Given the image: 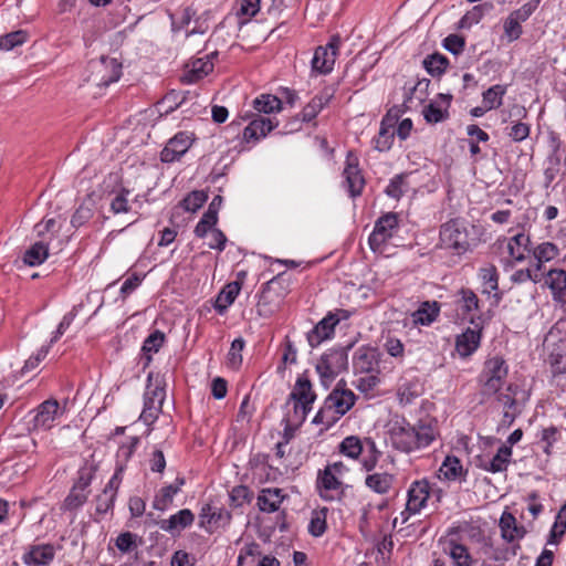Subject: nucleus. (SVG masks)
<instances>
[{
	"label": "nucleus",
	"mask_w": 566,
	"mask_h": 566,
	"mask_svg": "<svg viewBox=\"0 0 566 566\" xmlns=\"http://www.w3.org/2000/svg\"><path fill=\"white\" fill-rule=\"evenodd\" d=\"M388 436L394 449L412 453L428 448L439 437V428L436 419H420L412 424L406 419L390 422Z\"/></svg>",
	"instance_id": "f257e3e1"
},
{
	"label": "nucleus",
	"mask_w": 566,
	"mask_h": 566,
	"mask_svg": "<svg viewBox=\"0 0 566 566\" xmlns=\"http://www.w3.org/2000/svg\"><path fill=\"white\" fill-rule=\"evenodd\" d=\"M481 533L480 527L467 521L460 522L447 531L444 552L452 559L453 566H474V559L467 546V542L479 538Z\"/></svg>",
	"instance_id": "f03ea898"
},
{
	"label": "nucleus",
	"mask_w": 566,
	"mask_h": 566,
	"mask_svg": "<svg viewBox=\"0 0 566 566\" xmlns=\"http://www.w3.org/2000/svg\"><path fill=\"white\" fill-rule=\"evenodd\" d=\"M356 400L354 391L346 388L345 381L340 380L325 399L313 422L322 424L324 429L331 428L354 407Z\"/></svg>",
	"instance_id": "7ed1b4c3"
},
{
	"label": "nucleus",
	"mask_w": 566,
	"mask_h": 566,
	"mask_svg": "<svg viewBox=\"0 0 566 566\" xmlns=\"http://www.w3.org/2000/svg\"><path fill=\"white\" fill-rule=\"evenodd\" d=\"M349 471L343 461L328 463L318 470L316 491L321 499L327 502L339 501L344 494L343 476Z\"/></svg>",
	"instance_id": "20e7f679"
},
{
	"label": "nucleus",
	"mask_w": 566,
	"mask_h": 566,
	"mask_svg": "<svg viewBox=\"0 0 566 566\" xmlns=\"http://www.w3.org/2000/svg\"><path fill=\"white\" fill-rule=\"evenodd\" d=\"M93 458V455L91 457ZM97 471V464L94 459L86 460L78 469L77 478L72 485L67 496L64 499L61 510L75 511L83 506L91 493L90 485Z\"/></svg>",
	"instance_id": "39448f33"
},
{
	"label": "nucleus",
	"mask_w": 566,
	"mask_h": 566,
	"mask_svg": "<svg viewBox=\"0 0 566 566\" xmlns=\"http://www.w3.org/2000/svg\"><path fill=\"white\" fill-rule=\"evenodd\" d=\"M509 369L505 360L500 356L489 358L484 363L483 371L480 376L481 390L483 398L496 395L506 384Z\"/></svg>",
	"instance_id": "423d86ee"
},
{
	"label": "nucleus",
	"mask_w": 566,
	"mask_h": 566,
	"mask_svg": "<svg viewBox=\"0 0 566 566\" xmlns=\"http://www.w3.org/2000/svg\"><path fill=\"white\" fill-rule=\"evenodd\" d=\"M67 400L61 405L56 399L49 398L32 410L33 418L29 423V431H50L57 419L66 412Z\"/></svg>",
	"instance_id": "0eeeda50"
},
{
	"label": "nucleus",
	"mask_w": 566,
	"mask_h": 566,
	"mask_svg": "<svg viewBox=\"0 0 566 566\" xmlns=\"http://www.w3.org/2000/svg\"><path fill=\"white\" fill-rule=\"evenodd\" d=\"M315 399L316 394L313 390L308 376L306 374L300 375L290 394V400L294 402L293 421L302 423L312 410Z\"/></svg>",
	"instance_id": "6e6552de"
},
{
	"label": "nucleus",
	"mask_w": 566,
	"mask_h": 566,
	"mask_svg": "<svg viewBox=\"0 0 566 566\" xmlns=\"http://www.w3.org/2000/svg\"><path fill=\"white\" fill-rule=\"evenodd\" d=\"M544 347L547 352V361L554 376L566 373V334L554 326L547 333Z\"/></svg>",
	"instance_id": "1a4fd4ad"
},
{
	"label": "nucleus",
	"mask_w": 566,
	"mask_h": 566,
	"mask_svg": "<svg viewBox=\"0 0 566 566\" xmlns=\"http://www.w3.org/2000/svg\"><path fill=\"white\" fill-rule=\"evenodd\" d=\"M440 245L459 254L467 252L470 242L465 224L457 219L444 223L440 230Z\"/></svg>",
	"instance_id": "9d476101"
},
{
	"label": "nucleus",
	"mask_w": 566,
	"mask_h": 566,
	"mask_svg": "<svg viewBox=\"0 0 566 566\" xmlns=\"http://www.w3.org/2000/svg\"><path fill=\"white\" fill-rule=\"evenodd\" d=\"M431 486L427 479L413 481L407 491V503L405 510L400 513L401 522L406 523L411 515L418 514L430 497Z\"/></svg>",
	"instance_id": "9b49d317"
},
{
	"label": "nucleus",
	"mask_w": 566,
	"mask_h": 566,
	"mask_svg": "<svg viewBox=\"0 0 566 566\" xmlns=\"http://www.w3.org/2000/svg\"><path fill=\"white\" fill-rule=\"evenodd\" d=\"M352 316V312L344 308H337L333 312H328L324 318H322L308 334V342L312 346H317L322 342L331 338L335 333L336 325L346 321Z\"/></svg>",
	"instance_id": "f8f14e48"
},
{
	"label": "nucleus",
	"mask_w": 566,
	"mask_h": 566,
	"mask_svg": "<svg viewBox=\"0 0 566 566\" xmlns=\"http://www.w3.org/2000/svg\"><path fill=\"white\" fill-rule=\"evenodd\" d=\"M347 365V354L343 348L329 349L321 356L316 370L323 382L326 384L346 370Z\"/></svg>",
	"instance_id": "ddd939ff"
},
{
	"label": "nucleus",
	"mask_w": 566,
	"mask_h": 566,
	"mask_svg": "<svg viewBox=\"0 0 566 566\" xmlns=\"http://www.w3.org/2000/svg\"><path fill=\"white\" fill-rule=\"evenodd\" d=\"M399 230L398 214H382L375 223L369 235V245L373 251L379 250Z\"/></svg>",
	"instance_id": "4468645a"
},
{
	"label": "nucleus",
	"mask_w": 566,
	"mask_h": 566,
	"mask_svg": "<svg viewBox=\"0 0 566 566\" xmlns=\"http://www.w3.org/2000/svg\"><path fill=\"white\" fill-rule=\"evenodd\" d=\"M231 518L232 515L227 509L206 503L199 513V526L208 533H213L216 530L229 525Z\"/></svg>",
	"instance_id": "2eb2a0df"
},
{
	"label": "nucleus",
	"mask_w": 566,
	"mask_h": 566,
	"mask_svg": "<svg viewBox=\"0 0 566 566\" xmlns=\"http://www.w3.org/2000/svg\"><path fill=\"white\" fill-rule=\"evenodd\" d=\"M93 82L98 86H108L120 77L122 65L113 57H102L92 62Z\"/></svg>",
	"instance_id": "dca6fc26"
},
{
	"label": "nucleus",
	"mask_w": 566,
	"mask_h": 566,
	"mask_svg": "<svg viewBox=\"0 0 566 566\" xmlns=\"http://www.w3.org/2000/svg\"><path fill=\"white\" fill-rule=\"evenodd\" d=\"M165 384L157 375L149 374L147 377V386L144 395V410L142 417H146L148 411L160 410L165 399Z\"/></svg>",
	"instance_id": "f3484780"
},
{
	"label": "nucleus",
	"mask_w": 566,
	"mask_h": 566,
	"mask_svg": "<svg viewBox=\"0 0 566 566\" xmlns=\"http://www.w3.org/2000/svg\"><path fill=\"white\" fill-rule=\"evenodd\" d=\"M339 45L340 36L334 35L326 46L317 48L312 60L313 70L324 74L331 72Z\"/></svg>",
	"instance_id": "a211bd4d"
},
{
	"label": "nucleus",
	"mask_w": 566,
	"mask_h": 566,
	"mask_svg": "<svg viewBox=\"0 0 566 566\" xmlns=\"http://www.w3.org/2000/svg\"><path fill=\"white\" fill-rule=\"evenodd\" d=\"M280 566V562L271 555L262 556L260 545L256 543L245 544L238 556L237 566Z\"/></svg>",
	"instance_id": "6ab92c4d"
},
{
	"label": "nucleus",
	"mask_w": 566,
	"mask_h": 566,
	"mask_svg": "<svg viewBox=\"0 0 566 566\" xmlns=\"http://www.w3.org/2000/svg\"><path fill=\"white\" fill-rule=\"evenodd\" d=\"M193 137L191 133L180 132L176 134L161 150L160 158L164 163L178 160L191 146Z\"/></svg>",
	"instance_id": "aec40b11"
},
{
	"label": "nucleus",
	"mask_w": 566,
	"mask_h": 566,
	"mask_svg": "<svg viewBox=\"0 0 566 566\" xmlns=\"http://www.w3.org/2000/svg\"><path fill=\"white\" fill-rule=\"evenodd\" d=\"M455 311L463 319L474 322V316L480 310V300L470 289H461L455 295Z\"/></svg>",
	"instance_id": "412c9836"
},
{
	"label": "nucleus",
	"mask_w": 566,
	"mask_h": 566,
	"mask_svg": "<svg viewBox=\"0 0 566 566\" xmlns=\"http://www.w3.org/2000/svg\"><path fill=\"white\" fill-rule=\"evenodd\" d=\"M545 284L552 293L553 301L566 310V271L563 269H551L544 272Z\"/></svg>",
	"instance_id": "4be33fe9"
},
{
	"label": "nucleus",
	"mask_w": 566,
	"mask_h": 566,
	"mask_svg": "<svg viewBox=\"0 0 566 566\" xmlns=\"http://www.w3.org/2000/svg\"><path fill=\"white\" fill-rule=\"evenodd\" d=\"M289 495L279 488H264L259 492L256 505L261 512L274 513L280 510Z\"/></svg>",
	"instance_id": "5701e85b"
},
{
	"label": "nucleus",
	"mask_w": 566,
	"mask_h": 566,
	"mask_svg": "<svg viewBox=\"0 0 566 566\" xmlns=\"http://www.w3.org/2000/svg\"><path fill=\"white\" fill-rule=\"evenodd\" d=\"M467 473L468 471L463 468L461 460L453 454H449L444 458L436 476L440 481L452 482L465 480Z\"/></svg>",
	"instance_id": "b1692460"
},
{
	"label": "nucleus",
	"mask_w": 566,
	"mask_h": 566,
	"mask_svg": "<svg viewBox=\"0 0 566 566\" xmlns=\"http://www.w3.org/2000/svg\"><path fill=\"white\" fill-rule=\"evenodd\" d=\"M499 527L502 538L507 543L518 542L527 534L526 527L520 525L516 517L506 511L500 517Z\"/></svg>",
	"instance_id": "393cba45"
},
{
	"label": "nucleus",
	"mask_w": 566,
	"mask_h": 566,
	"mask_svg": "<svg viewBox=\"0 0 566 566\" xmlns=\"http://www.w3.org/2000/svg\"><path fill=\"white\" fill-rule=\"evenodd\" d=\"M530 242V235L524 232H517L510 237L506 242L507 262L512 264L523 262L526 254L531 252Z\"/></svg>",
	"instance_id": "a878e982"
},
{
	"label": "nucleus",
	"mask_w": 566,
	"mask_h": 566,
	"mask_svg": "<svg viewBox=\"0 0 566 566\" xmlns=\"http://www.w3.org/2000/svg\"><path fill=\"white\" fill-rule=\"evenodd\" d=\"M452 96L448 94H439L422 109L424 119L430 124H437L448 117V108Z\"/></svg>",
	"instance_id": "bb28decb"
},
{
	"label": "nucleus",
	"mask_w": 566,
	"mask_h": 566,
	"mask_svg": "<svg viewBox=\"0 0 566 566\" xmlns=\"http://www.w3.org/2000/svg\"><path fill=\"white\" fill-rule=\"evenodd\" d=\"M482 328L468 327L462 334L457 336L455 350L462 357L471 356L480 346Z\"/></svg>",
	"instance_id": "cd10ccee"
},
{
	"label": "nucleus",
	"mask_w": 566,
	"mask_h": 566,
	"mask_svg": "<svg viewBox=\"0 0 566 566\" xmlns=\"http://www.w3.org/2000/svg\"><path fill=\"white\" fill-rule=\"evenodd\" d=\"M54 547L51 544L30 546L22 559L27 566H48L54 558Z\"/></svg>",
	"instance_id": "c85d7f7f"
},
{
	"label": "nucleus",
	"mask_w": 566,
	"mask_h": 566,
	"mask_svg": "<svg viewBox=\"0 0 566 566\" xmlns=\"http://www.w3.org/2000/svg\"><path fill=\"white\" fill-rule=\"evenodd\" d=\"M395 482L396 478L392 473L378 472L375 470L368 472L365 478L366 488L380 495L388 494L394 488Z\"/></svg>",
	"instance_id": "c756f323"
},
{
	"label": "nucleus",
	"mask_w": 566,
	"mask_h": 566,
	"mask_svg": "<svg viewBox=\"0 0 566 566\" xmlns=\"http://www.w3.org/2000/svg\"><path fill=\"white\" fill-rule=\"evenodd\" d=\"M441 306L437 301H426L420 304V306L411 313L412 324L415 326H429L440 315Z\"/></svg>",
	"instance_id": "7c9ffc66"
},
{
	"label": "nucleus",
	"mask_w": 566,
	"mask_h": 566,
	"mask_svg": "<svg viewBox=\"0 0 566 566\" xmlns=\"http://www.w3.org/2000/svg\"><path fill=\"white\" fill-rule=\"evenodd\" d=\"M531 252L535 261L534 266L538 271H544L546 263H549L559 256L560 249L557 244L545 241L535 245Z\"/></svg>",
	"instance_id": "2f4dec72"
},
{
	"label": "nucleus",
	"mask_w": 566,
	"mask_h": 566,
	"mask_svg": "<svg viewBox=\"0 0 566 566\" xmlns=\"http://www.w3.org/2000/svg\"><path fill=\"white\" fill-rule=\"evenodd\" d=\"M276 126L277 122H273L271 118H266L263 116H256L244 128L243 138L247 142L259 140L261 137L266 136Z\"/></svg>",
	"instance_id": "473e14b6"
},
{
	"label": "nucleus",
	"mask_w": 566,
	"mask_h": 566,
	"mask_svg": "<svg viewBox=\"0 0 566 566\" xmlns=\"http://www.w3.org/2000/svg\"><path fill=\"white\" fill-rule=\"evenodd\" d=\"M185 484L184 478H177L175 483L161 488L155 495L153 507L157 511L167 510L174 501L175 495L181 490Z\"/></svg>",
	"instance_id": "72a5a7b5"
},
{
	"label": "nucleus",
	"mask_w": 566,
	"mask_h": 566,
	"mask_svg": "<svg viewBox=\"0 0 566 566\" xmlns=\"http://www.w3.org/2000/svg\"><path fill=\"white\" fill-rule=\"evenodd\" d=\"M123 465L117 467L115 473L113 474L108 483L105 485L103 492L104 496L107 497V503L105 505H97L96 511L98 513H106L109 509L113 507L117 491L123 481Z\"/></svg>",
	"instance_id": "f704fd0d"
},
{
	"label": "nucleus",
	"mask_w": 566,
	"mask_h": 566,
	"mask_svg": "<svg viewBox=\"0 0 566 566\" xmlns=\"http://www.w3.org/2000/svg\"><path fill=\"white\" fill-rule=\"evenodd\" d=\"M195 521V515L189 509H182L172 514L168 520H164L160 524L161 530L174 533L190 526Z\"/></svg>",
	"instance_id": "c9c22d12"
},
{
	"label": "nucleus",
	"mask_w": 566,
	"mask_h": 566,
	"mask_svg": "<svg viewBox=\"0 0 566 566\" xmlns=\"http://www.w3.org/2000/svg\"><path fill=\"white\" fill-rule=\"evenodd\" d=\"M241 291V283L238 281H233L223 286V289L219 292L216 302L214 308L219 314H223L227 308L235 301L237 296Z\"/></svg>",
	"instance_id": "e433bc0d"
},
{
	"label": "nucleus",
	"mask_w": 566,
	"mask_h": 566,
	"mask_svg": "<svg viewBox=\"0 0 566 566\" xmlns=\"http://www.w3.org/2000/svg\"><path fill=\"white\" fill-rule=\"evenodd\" d=\"M344 176L347 184L348 192L352 197L359 196L365 185V180L356 163H352L348 158L347 166L344 169Z\"/></svg>",
	"instance_id": "4c0bfd02"
},
{
	"label": "nucleus",
	"mask_w": 566,
	"mask_h": 566,
	"mask_svg": "<svg viewBox=\"0 0 566 566\" xmlns=\"http://www.w3.org/2000/svg\"><path fill=\"white\" fill-rule=\"evenodd\" d=\"M511 457V447L502 446L489 462L482 464V468L492 473L503 472L507 469Z\"/></svg>",
	"instance_id": "58836bf2"
},
{
	"label": "nucleus",
	"mask_w": 566,
	"mask_h": 566,
	"mask_svg": "<svg viewBox=\"0 0 566 566\" xmlns=\"http://www.w3.org/2000/svg\"><path fill=\"white\" fill-rule=\"evenodd\" d=\"M49 256V243L44 241L32 244L23 255V262L29 266L42 264Z\"/></svg>",
	"instance_id": "ea45409f"
},
{
	"label": "nucleus",
	"mask_w": 566,
	"mask_h": 566,
	"mask_svg": "<svg viewBox=\"0 0 566 566\" xmlns=\"http://www.w3.org/2000/svg\"><path fill=\"white\" fill-rule=\"evenodd\" d=\"M364 444L359 437L348 436L338 444L339 454L352 460H358L363 453Z\"/></svg>",
	"instance_id": "a19ab883"
},
{
	"label": "nucleus",
	"mask_w": 566,
	"mask_h": 566,
	"mask_svg": "<svg viewBox=\"0 0 566 566\" xmlns=\"http://www.w3.org/2000/svg\"><path fill=\"white\" fill-rule=\"evenodd\" d=\"M62 227L61 218H49L43 219L39 223L35 224L34 231L38 237L43 238L48 243L52 240V238L59 233Z\"/></svg>",
	"instance_id": "79ce46f5"
},
{
	"label": "nucleus",
	"mask_w": 566,
	"mask_h": 566,
	"mask_svg": "<svg viewBox=\"0 0 566 566\" xmlns=\"http://www.w3.org/2000/svg\"><path fill=\"white\" fill-rule=\"evenodd\" d=\"M327 514L328 509L325 506L312 512L308 524V532L311 535L318 537L325 533L327 528Z\"/></svg>",
	"instance_id": "37998d69"
},
{
	"label": "nucleus",
	"mask_w": 566,
	"mask_h": 566,
	"mask_svg": "<svg viewBox=\"0 0 566 566\" xmlns=\"http://www.w3.org/2000/svg\"><path fill=\"white\" fill-rule=\"evenodd\" d=\"M483 293L490 294L499 287V273L493 264H488L479 270Z\"/></svg>",
	"instance_id": "c03bdc74"
},
{
	"label": "nucleus",
	"mask_w": 566,
	"mask_h": 566,
	"mask_svg": "<svg viewBox=\"0 0 566 566\" xmlns=\"http://www.w3.org/2000/svg\"><path fill=\"white\" fill-rule=\"evenodd\" d=\"M331 97L332 96L327 93L313 97L312 101L303 108L301 114L302 119L304 122H311L314 119L324 106L328 104Z\"/></svg>",
	"instance_id": "a18cd8bd"
},
{
	"label": "nucleus",
	"mask_w": 566,
	"mask_h": 566,
	"mask_svg": "<svg viewBox=\"0 0 566 566\" xmlns=\"http://www.w3.org/2000/svg\"><path fill=\"white\" fill-rule=\"evenodd\" d=\"M165 339V334L158 329L154 331L145 339L142 349L146 358V365H148L151 361V355L158 353V350L163 347Z\"/></svg>",
	"instance_id": "49530a36"
},
{
	"label": "nucleus",
	"mask_w": 566,
	"mask_h": 566,
	"mask_svg": "<svg viewBox=\"0 0 566 566\" xmlns=\"http://www.w3.org/2000/svg\"><path fill=\"white\" fill-rule=\"evenodd\" d=\"M254 108L264 114L280 112L282 108V102L274 95L262 94L253 101Z\"/></svg>",
	"instance_id": "de8ad7c7"
},
{
	"label": "nucleus",
	"mask_w": 566,
	"mask_h": 566,
	"mask_svg": "<svg viewBox=\"0 0 566 566\" xmlns=\"http://www.w3.org/2000/svg\"><path fill=\"white\" fill-rule=\"evenodd\" d=\"M213 70V64L209 60L197 59L191 62L190 70L186 74L188 82H197L208 75Z\"/></svg>",
	"instance_id": "09e8293b"
},
{
	"label": "nucleus",
	"mask_w": 566,
	"mask_h": 566,
	"mask_svg": "<svg viewBox=\"0 0 566 566\" xmlns=\"http://www.w3.org/2000/svg\"><path fill=\"white\" fill-rule=\"evenodd\" d=\"M448 59L439 53L431 54L423 60V66L432 76L442 74L448 67Z\"/></svg>",
	"instance_id": "8fccbe9b"
},
{
	"label": "nucleus",
	"mask_w": 566,
	"mask_h": 566,
	"mask_svg": "<svg viewBox=\"0 0 566 566\" xmlns=\"http://www.w3.org/2000/svg\"><path fill=\"white\" fill-rule=\"evenodd\" d=\"M365 444L368 448L367 457L361 461V467L366 472H371L376 469L381 451L377 448L376 442L371 438H365Z\"/></svg>",
	"instance_id": "3c124183"
},
{
	"label": "nucleus",
	"mask_w": 566,
	"mask_h": 566,
	"mask_svg": "<svg viewBox=\"0 0 566 566\" xmlns=\"http://www.w3.org/2000/svg\"><path fill=\"white\" fill-rule=\"evenodd\" d=\"M544 279V271H538L534 264H532L530 268L517 270L512 275V281L514 283H526L528 281H532L534 283H539Z\"/></svg>",
	"instance_id": "603ef678"
},
{
	"label": "nucleus",
	"mask_w": 566,
	"mask_h": 566,
	"mask_svg": "<svg viewBox=\"0 0 566 566\" xmlns=\"http://www.w3.org/2000/svg\"><path fill=\"white\" fill-rule=\"evenodd\" d=\"M566 533V503L558 511L549 534V543L557 544Z\"/></svg>",
	"instance_id": "864d4df0"
},
{
	"label": "nucleus",
	"mask_w": 566,
	"mask_h": 566,
	"mask_svg": "<svg viewBox=\"0 0 566 566\" xmlns=\"http://www.w3.org/2000/svg\"><path fill=\"white\" fill-rule=\"evenodd\" d=\"M506 90L503 85H494L483 93V103L486 109L497 108L502 105V98Z\"/></svg>",
	"instance_id": "5fc2aeb1"
},
{
	"label": "nucleus",
	"mask_w": 566,
	"mask_h": 566,
	"mask_svg": "<svg viewBox=\"0 0 566 566\" xmlns=\"http://www.w3.org/2000/svg\"><path fill=\"white\" fill-rule=\"evenodd\" d=\"M207 200L208 195L203 190H195L181 201V207L186 212H196Z\"/></svg>",
	"instance_id": "6e6d98bb"
},
{
	"label": "nucleus",
	"mask_w": 566,
	"mask_h": 566,
	"mask_svg": "<svg viewBox=\"0 0 566 566\" xmlns=\"http://www.w3.org/2000/svg\"><path fill=\"white\" fill-rule=\"evenodd\" d=\"M560 440V431L557 427L551 426L542 429L541 442L544 443L543 451L546 455L552 454V449Z\"/></svg>",
	"instance_id": "4d7b16f0"
},
{
	"label": "nucleus",
	"mask_w": 566,
	"mask_h": 566,
	"mask_svg": "<svg viewBox=\"0 0 566 566\" xmlns=\"http://www.w3.org/2000/svg\"><path fill=\"white\" fill-rule=\"evenodd\" d=\"M28 34L23 30L8 33L0 38V49L4 51L13 50L15 46L27 41Z\"/></svg>",
	"instance_id": "13d9d810"
},
{
	"label": "nucleus",
	"mask_w": 566,
	"mask_h": 566,
	"mask_svg": "<svg viewBox=\"0 0 566 566\" xmlns=\"http://www.w3.org/2000/svg\"><path fill=\"white\" fill-rule=\"evenodd\" d=\"M185 102V95L181 92L171 91L165 95V97L159 102V109L165 112L166 114L172 112L175 108L181 106Z\"/></svg>",
	"instance_id": "bf43d9fd"
},
{
	"label": "nucleus",
	"mask_w": 566,
	"mask_h": 566,
	"mask_svg": "<svg viewBox=\"0 0 566 566\" xmlns=\"http://www.w3.org/2000/svg\"><path fill=\"white\" fill-rule=\"evenodd\" d=\"M244 340L242 338H235L228 353V366L232 369H238L242 364V350L244 348Z\"/></svg>",
	"instance_id": "052dcab7"
},
{
	"label": "nucleus",
	"mask_w": 566,
	"mask_h": 566,
	"mask_svg": "<svg viewBox=\"0 0 566 566\" xmlns=\"http://www.w3.org/2000/svg\"><path fill=\"white\" fill-rule=\"evenodd\" d=\"M218 224V214H202L201 220L195 228V234L198 238H203L210 234Z\"/></svg>",
	"instance_id": "680f3d73"
},
{
	"label": "nucleus",
	"mask_w": 566,
	"mask_h": 566,
	"mask_svg": "<svg viewBox=\"0 0 566 566\" xmlns=\"http://www.w3.org/2000/svg\"><path fill=\"white\" fill-rule=\"evenodd\" d=\"M130 196L132 193L129 190H122L119 193H117L111 201V208L113 212L119 213L133 210L134 208L130 205Z\"/></svg>",
	"instance_id": "e2e57ef3"
},
{
	"label": "nucleus",
	"mask_w": 566,
	"mask_h": 566,
	"mask_svg": "<svg viewBox=\"0 0 566 566\" xmlns=\"http://www.w3.org/2000/svg\"><path fill=\"white\" fill-rule=\"evenodd\" d=\"M379 382L380 378L378 375L367 373L358 378L356 387L360 392L369 395L376 389Z\"/></svg>",
	"instance_id": "0e129e2a"
},
{
	"label": "nucleus",
	"mask_w": 566,
	"mask_h": 566,
	"mask_svg": "<svg viewBox=\"0 0 566 566\" xmlns=\"http://www.w3.org/2000/svg\"><path fill=\"white\" fill-rule=\"evenodd\" d=\"M504 34L509 39V41L517 40L522 34L521 22L516 20L513 15H509L504 21Z\"/></svg>",
	"instance_id": "69168bd1"
},
{
	"label": "nucleus",
	"mask_w": 566,
	"mask_h": 566,
	"mask_svg": "<svg viewBox=\"0 0 566 566\" xmlns=\"http://www.w3.org/2000/svg\"><path fill=\"white\" fill-rule=\"evenodd\" d=\"M405 176L399 175L390 180L389 185L385 189V192L387 196L398 200L405 192Z\"/></svg>",
	"instance_id": "338daca9"
},
{
	"label": "nucleus",
	"mask_w": 566,
	"mask_h": 566,
	"mask_svg": "<svg viewBox=\"0 0 566 566\" xmlns=\"http://www.w3.org/2000/svg\"><path fill=\"white\" fill-rule=\"evenodd\" d=\"M144 275L137 273L130 274L120 287V296L126 300L143 282Z\"/></svg>",
	"instance_id": "774afa93"
}]
</instances>
